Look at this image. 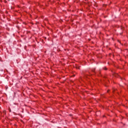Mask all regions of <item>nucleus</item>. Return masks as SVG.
Segmentation results:
<instances>
[{
	"mask_svg": "<svg viewBox=\"0 0 128 128\" xmlns=\"http://www.w3.org/2000/svg\"><path fill=\"white\" fill-rule=\"evenodd\" d=\"M104 70H108V68H106L105 67V68H104Z\"/></svg>",
	"mask_w": 128,
	"mask_h": 128,
	"instance_id": "f257e3e1",
	"label": "nucleus"
},
{
	"mask_svg": "<svg viewBox=\"0 0 128 128\" xmlns=\"http://www.w3.org/2000/svg\"><path fill=\"white\" fill-rule=\"evenodd\" d=\"M92 72H94V70H92Z\"/></svg>",
	"mask_w": 128,
	"mask_h": 128,
	"instance_id": "f03ea898",
	"label": "nucleus"
}]
</instances>
